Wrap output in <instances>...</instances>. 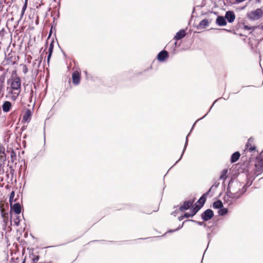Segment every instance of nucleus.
Masks as SVG:
<instances>
[{
	"label": "nucleus",
	"instance_id": "nucleus-1",
	"mask_svg": "<svg viewBox=\"0 0 263 263\" xmlns=\"http://www.w3.org/2000/svg\"><path fill=\"white\" fill-rule=\"evenodd\" d=\"M227 190L231 193H233L235 195H239L240 197L241 196L246 192V189L245 188V186L243 185L242 183L237 181H235L229 182Z\"/></svg>",
	"mask_w": 263,
	"mask_h": 263
},
{
	"label": "nucleus",
	"instance_id": "nucleus-2",
	"mask_svg": "<svg viewBox=\"0 0 263 263\" xmlns=\"http://www.w3.org/2000/svg\"><path fill=\"white\" fill-rule=\"evenodd\" d=\"M239 198L240 196L239 195H235L227 190V193L224 196L223 200L225 203L230 205L233 204Z\"/></svg>",
	"mask_w": 263,
	"mask_h": 263
},
{
	"label": "nucleus",
	"instance_id": "nucleus-3",
	"mask_svg": "<svg viewBox=\"0 0 263 263\" xmlns=\"http://www.w3.org/2000/svg\"><path fill=\"white\" fill-rule=\"evenodd\" d=\"M10 82V86L12 90H18V92L21 91V80L18 77L12 78L9 80Z\"/></svg>",
	"mask_w": 263,
	"mask_h": 263
},
{
	"label": "nucleus",
	"instance_id": "nucleus-4",
	"mask_svg": "<svg viewBox=\"0 0 263 263\" xmlns=\"http://www.w3.org/2000/svg\"><path fill=\"white\" fill-rule=\"evenodd\" d=\"M263 15V10L261 9H257L247 14L248 17L253 21L257 20Z\"/></svg>",
	"mask_w": 263,
	"mask_h": 263
},
{
	"label": "nucleus",
	"instance_id": "nucleus-5",
	"mask_svg": "<svg viewBox=\"0 0 263 263\" xmlns=\"http://www.w3.org/2000/svg\"><path fill=\"white\" fill-rule=\"evenodd\" d=\"M212 22V19H203L200 22L199 24L197 26L196 28L198 30L205 29L209 26Z\"/></svg>",
	"mask_w": 263,
	"mask_h": 263
},
{
	"label": "nucleus",
	"instance_id": "nucleus-6",
	"mask_svg": "<svg viewBox=\"0 0 263 263\" xmlns=\"http://www.w3.org/2000/svg\"><path fill=\"white\" fill-rule=\"evenodd\" d=\"M214 216V213L211 209L205 210L202 214L201 218L204 221L210 220Z\"/></svg>",
	"mask_w": 263,
	"mask_h": 263
},
{
	"label": "nucleus",
	"instance_id": "nucleus-7",
	"mask_svg": "<svg viewBox=\"0 0 263 263\" xmlns=\"http://www.w3.org/2000/svg\"><path fill=\"white\" fill-rule=\"evenodd\" d=\"M224 17L229 23H231L234 21L235 19V15L233 11H228L226 13Z\"/></svg>",
	"mask_w": 263,
	"mask_h": 263
},
{
	"label": "nucleus",
	"instance_id": "nucleus-8",
	"mask_svg": "<svg viewBox=\"0 0 263 263\" xmlns=\"http://www.w3.org/2000/svg\"><path fill=\"white\" fill-rule=\"evenodd\" d=\"M168 57V52L165 50H162L158 54L157 59L160 62H163Z\"/></svg>",
	"mask_w": 263,
	"mask_h": 263
},
{
	"label": "nucleus",
	"instance_id": "nucleus-9",
	"mask_svg": "<svg viewBox=\"0 0 263 263\" xmlns=\"http://www.w3.org/2000/svg\"><path fill=\"white\" fill-rule=\"evenodd\" d=\"M194 200H190L184 201L182 205H181L179 208V210L180 211H183L184 210L189 209L190 206H191L194 202Z\"/></svg>",
	"mask_w": 263,
	"mask_h": 263
},
{
	"label": "nucleus",
	"instance_id": "nucleus-10",
	"mask_svg": "<svg viewBox=\"0 0 263 263\" xmlns=\"http://www.w3.org/2000/svg\"><path fill=\"white\" fill-rule=\"evenodd\" d=\"M72 82L75 85H78L80 83V74L78 71H74L72 74Z\"/></svg>",
	"mask_w": 263,
	"mask_h": 263
},
{
	"label": "nucleus",
	"instance_id": "nucleus-11",
	"mask_svg": "<svg viewBox=\"0 0 263 263\" xmlns=\"http://www.w3.org/2000/svg\"><path fill=\"white\" fill-rule=\"evenodd\" d=\"M216 23L219 26H224L227 25V22L225 17L222 16H217L216 20Z\"/></svg>",
	"mask_w": 263,
	"mask_h": 263
},
{
	"label": "nucleus",
	"instance_id": "nucleus-12",
	"mask_svg": "<svg viewBox=\"0 0 263 263\" xmlns=\"http://www.w3.org/2000/svg\"><path fill=\"white\" fill-rule=\"evenodd\" d=\"M31 112L29 109H27L23 117V121L29 122L31 119Z\"/></svg>",
	"mask_w": 263,
	"mask_h": 263
},
{
	"label": "nucleus",
	"instance_id": "nucleus-13",
	"mask_svg": "<svg viewBox=\"0 0 263 263\" xmlns=\"http://www.w3.org/2000/svg\"><path fill=\"white\" fill-rule=\"evenodd\" d=\"M185 35V32L184 30H180L179 32H178L175 36H174V39L176 40H179L184 37Z\"/></svg>",
	"mask_w": 263,
	"mask_h": 263
},
{
	"label": "nucleus",
	"instance_id": "nucleus-14",
	"mask_svg": "<svg viewBox=\"0 0 263 263\" xmlns=\"http://www.w3.org/2000/svg\"><path fill=\"white\" fill-rule=\"evenodd\" d=\"M12 209L16 214H19L21 212V206L19 203H16L13 204Z\"/></svg>",
	"mask_w": 263,
	"mask_h": 263
},
{
	"label": "nucleus",
	"instance_id": "nucleus-15",
	"mask_svg": "<svg viewBox=\"0 0 263 263\" xmlns=\"http://www.w3.org/2000/svg\"><path fill=\"white\" fill-rule=\"evenodd\" d=\"M11 104L9 101H6L4 102V103L3 105L2 108L4 112H8L11 108Z\"/></svg>",
	"mask_w": 263,
	"mask_h": 263
},
{
	"label": "nucleus",
	"instance_id": "nucleus-16",
	"mask_svg": "<svg viewBox=\"0 0 263 263\" xmlns=\"http://www.w3.org/2000/svg\"><path fill=\"white\" fill-rule=\"evenodd\" d=\"M239 157H240V154L239 152H237L233 153L231 156V162L233 163L236 162L238 160Z\"/></svg>",
	"mask_w": 263,
	"mask_h": 263
},
{
	"label": "nucleus",
	"instance_id": "nucleus-17",
	"mask_svg": "<svg viewBox=\"0 0 263 263\" xmlns=\"http://www.w3.org/2000/svg\"><path fill=\"white\" fill-rule=\"evenodd\" d=\"M228 172V170L227 169H224L222 170L219 177V180H222L224 181L227 178Z\"/></svg>",
	"mask_w": 263,
	"mask_h": 263
},
{
	"label": "nucleus",
	"instance_id": "nucleus-18",
	"mask_svg": "<svg viewBox=\"0 0 263 263\" xmlns=\"http://www.w3.org/2000/svg\"><path fill=\"white\" fill-rule=\"evenodd\" d=\"M223 206V203L220 200H218L213 203V208L215 209H221Z\"/></svg>",
	"mask_w": 263,
	"mask_h": 263
},
{
	"label": "nucleus",
	"instance_id": "nucleus-19",
	"mask_svg": "<svg viewBox=\"0 0 263 263\" xmlns=\"http://www.w3.org/2000/svg\"><path fill=\"white\" fill-rule=\"evenodd\" d=\"M209 194V192L205 193L204 195H203L198 200V202L201 204L200 208L204 204L205 201V198L204 197L205 196H206Z\"/></svg>",
	"mask_w": 263,
	"mask_h": 263
},
{
	"label": "nucleus",
	"instance_id": "nucleus-20",
	"mask_svg": "<svg viewBox=\"0 0 263 263\" xmlns=\"http://www.w3.org/2000/svg\"><path fill=\"white\" fill-rule=\"evenodd\" d=\"M27 7V0H25L24 5L22 8V12L21 14V18H22L24 14V13L26 10Z\"/></svg>",
	"mask_w": 263,
	"mask_h": 263
},
{
	"label": "nucleus",
	"instance_id": "nucleus-21",
	"mask_svg": "<svg viewBox=\"0 0 263 263\" xmlns=\"http://www.w3.org/2000/svg\"><path fill=\"white\" fill-rule=\"evenodd\" d=\"M11 162H14L16 159V155L13 150H12L10 153Z\"/></svg>",
	"mask_w": 263,
	"mask_h": 263
},
{
	"label": "nucleus",
	"instance_id": "nucleus-22",
	"mask_svg": "<svg viewBox=\"0 0 263 263\" xmlns=\"http://www.w3.org/2000/svg\"><path fill=\"white\" fill-rule=\"evenodd\" d=\"M228 210L227 208H221L218 211V214L219 215L223 216L228 213Z\"/></svg>",
	"mask_w": 263,
	"mask_h": 263
},
{
	"label": "nucleus",
	"instance_id": "nucleus-23",
	"mask_svg": "<svg viewBox=\"0 0 263 263\" xmlns=\"http://www.w3.org/2000/svg\"><path fill=\"white\" fill-rule=\"evenodd\" d=\"M53 47H54V40H52L49 44V47L48 48V52H50V53H52L53 50Z\"/></svg>",
	"mask_w": 263,
	"mask_h": 263
},
{
	"label": "nucleus",
	"instance_id": "nucleus-24",
	"mask_svg": "<svg viewBox=\"0 0 263 263\" xmlns=\"http://www.w3.org/2000/svg\"><path fill=\"white\" fill-rule=\"evenodd\" d=\"M200 209V206H199L197 205H195V206L191 211V213L192 215H195L196 213Z\"/></svg>",
	"mask_w": 263,
	"mask_h": 263
},
{
	"label": "nucleus",
	"instance_id": "nucleus-25",
	"mask_svg": "<svg viewBox=\"0 0 263 263\" xmlns=\"http://www.w3.org/2000/svg\"><path fill=\"white\" fill-rule=\"evenodd\" d=\"M187 143H188V139H187V136H186V141H185V145H184V148H183V152H182V153L180 157V158L179 159V160L176 162V163H177L182 158L184 153V151H185V149H186V147L187 145Z\"/></svg>",
	"mask_w": 263,
	"mask_h": 263
},
{
	"label": "nucleus",
	"instance_id": "nucleus-26",
	"mask_svg": "<svg viewBox=\"0 0 263 263\" xmlns=\"http://www.w3.org/2000/svg\"><path fill=\"white\" fill-rule=\"evenodd\" d=\"M254 139L252 138H250L249 139L246 145V149H248L251 146V143L253 142Z\"/></svg>",
	"mask_w": 263,
	"mask_h": 263
},
{
	"label": "nucleus",
	"instance_id": "nucleus-27",
	"mask_svg": "<svg viewBox=\"0 0 263 263\" xmlns=\"http://www.w3.org/2000/svg\"><path fill=\"white\" fill-rule=\"evenodd\" d=\"M257 27H256V26L250 27V26L245 25V26H244L243 28H244V29L248 30H254Z\"/></svg>",
	"mask_w": 263,
	"mask_h": 263
},
{
	"label": "nucleus",
	"instance_id": "nucleus-28",
	"mask_svg": "<svg viewBox=\"0 0 263 263\" xmlns=\"http://www.w3.org/2000/svg\"><path fill=\"white\" fill-rule=\"evenodd\" d=\"M187 221H190L195 222V223H197L198 224H199L200 226H206V224L203 222L196 221H195L194 220H191V219L188 220Z\"/></svg>",
	"mask_w": 263,
	"mask_h": 263
},
{
	"label": "nucleus",
	"instance_id": "nucleus-29",
	"mask_svg": "<svg viewBox=\"0 0 263 263\" xmlns=\"http://www.w3.org/2000/svg\"><path fill=\"white\" fill-rule=\"evenodd\" d=\"M219 185V183L218 182H215L213 186L211 187V189L209 190V193L210 192L211 190L212 187H215V188L217 187Z\"/></svg>",
	"mask_w": 263,
	"mask_h": 263
},
{
	"label": "nucleus",
	"instance_id": "nucleus-30",
	"mask_svg": "<svg viewBox=\"0 0 263 263\" xmlns=\"http://www.w3.org/2000/svg\"><path fill=\"white\" fill-rule=\"evenodd\" d=\"M193 216L192 215V213H185L184 215H183V217H184V218H189L190 217H193Z\"/></svg>",
	"mask_w": 263,
	"mask_h": 263
},
{
	"label": "nucleus",
	"instance_id": "nucleus-31",
	"mask_svg": "<svg viewBox=\"0 0 263 263\" xmlns=\"http://www.w3.org/2000/svg\"><path fill=\"white\" fill-rule=\"evenodd\" d=\"M261 166V170H263V161H261L260 162H259L257 164H256V167H257L258 166Z\"/></svg>",
	"mask_w": 263,
	"mask_h": 263
},
{
	"label": "nucleus",
	"instance_id": "nucleus-32",
	"mask_svg": "<svg viewBox=\"0 0 263 263\" xmlns=\"http://www.w3.org/2000/svg\"><path fill=\"white\" fill-rule=\"evenodd\" d=\"M250 152H253V151H254L255 149V147L253 146H251L248 149H247Z\"/></svg>",
	"mask_w": 263,
	"mask_h": 263
},
{
	"label": "nucleus",
	"instance_id": "nucleus-33",
	"mask_svg": "<svg viewBox=\"0 0 263 263\" xmlns=\"http://www.w3.org/2000/svg\"><path fill=\"white\" fill-rule=\"evenodd\" d=\"M51 55H52V53H50V52H48V55L47 57V59L48 64H49V61H50V59L51 57Z\"/></svg>",
	"mask_w": 263,
	"mask_h": 263
},
{
	"label": "nucleus",
	"instance_id": "nucleus-34",
	"mask_svg": "<svg viewBox=\"0 0 263 263\" xmlns=\"http://www.w3.org/2000/svg\"><path fill=\"white\" fill-rule=\"evenodd\" d=\"M186 221H184L183 222L181 226H179V227L177 229L174 230H171V231H170V232H175V231H177V230H178L180 229V228H181L183 227V223H184V222H185Z\"/></svg>",
	"mask_w": 263,
	"mask_h": 263
},
{
	"label": "nucleus",
	"instance_id": "nucleus-35",
	"mask_svg": "<svg viewBox=\"0 0 263 263\" xmlns=\"http://www.w3.org/2000/svg\"><path fill=\"white\" fill-rule=\"evenodd\" d=\"M14 222L18 226L20 223V220L18 219V217H17L15 219H14Z\"/></svg>",
	"mask_w": 263,
	"mask_h": 263
},
{
	"label": "nucleus",
	"instance_id": "nucleus-36",
	"mask_svg": "<svg viewBox=\"0 0 263 263\" xmlns=\"http://www.w3.org/2000/svg\"><path fill=\"white\" fill-rule=\"evenodd\" d=\"M14 192H12L11 193L10 195V201H11V200L12 199H13L14 198Z\"/></svg>",
	"mask_w": 263,
	"mask_h": 263
},
{
	"label": "nucleus",
	"instance_id": "nucleus-37",
	"mask_svg": "<svg viewBox=\"0 0 263 263\" xmlns=\"http://www.w3.org/2000/svg\"><path fill=\"white\" fill-rule=\"evenodd\" d=\"M3 82H4V79H0V90L2 88Z\"/></svg>",
	"mask_w": 263,
	"mask_h": 263
},
{
	"label": "nucleus",
	"instance_id": "nucleus-38",
	"mask_svg": "<svg viewBox=\"0 0 263 263\" xmlns=\"http://www.w3.org/2000/svg\"><path fill=\"white\" fill-rule=\"evenodd\" d=\"M39 259V256H36L33 259V261L34 262H35V261H38V260Z\"/></svg>",
	"mask_w": 263,
	"mask_h": 263
},
{
	"label": "nucleus",
	"instance_id": "nucleus-39",
	"mask_svg": "<svg viewBox=\"0 0 263 263\" xmlns=\"http://www.w3.org/2000/svg\"><path fill=\"white\" fill-rule=\"evenodd\" d=\"M5 0H0V9L2 8L3 7V2L5 1Z\"/></svg>",
	"mask_w": 263,
	"mask_h": 263
},
{
	"label": "nucleus",
	"instance_id": "nucleus-40",
	"mask_svg": "<svg viewBox=\"0 0 263 263\" xmlns=\"http://www.w3.org/2000/svg\"><path fill=\"white\" fill-rule=\"evenodd\" d=\"M4 151H5V149L4 148L1 147L0 148V153L4 154Z\"/></svg>",
	"mask_w": 263,
	"mask_h": 263
},
{
	"label": "nucleus",
	"instance_id": "nucleus-41",
	"mask_svg": "<svg viewBox=\"0 0 263 263\" xmlns=\"http://www.w3.org/2000/svg\"><path fill=\"white\" fill-rule=\"evenodd\" d=\"M184 218V217H183V215L181 216H179V217H178V220H179V221H181V220H182Z\"/></svg>",
	"mask_w": 263,
	"mask_h": 263
},
{
	"label": "nucleus",
	"instance_id": "nucleus-42",
	"mask_svg": "<svg viewBox=\"0 0 263 263\" xmlns=\"http://www.w3.org/2000/svg\"><path fill=\"white\" fill-rule=\"evenodd\" d=\"M23 72H24L25 73H26L27 72V68H26V67H25V69H24V70H23Z\"/></svg>",
	"mask_w": 263,
	"mask_h": 263
},
{
	"label": "nucleus",
	"instance_id": "nucleus-43",
	"mask_svg": "<svg viewBox=\"0 0 263 263\" xmlns=\"http://www.w3.org/2000/svg\"><path fill=\"white\" fill-rule=\"evenodd\" d=\"M50 35H51V32L50 33V34H49V36H48V39H47V41H48V40H49V38H50Z\"/></svg>",
	"mask_w": 263,
	"mask_h": 263
},
{
	"label": "nucleus",
	"instance_id": "nucleus-44",
	"mask_svg": "<svg viewBox=\"0 0 263 263\" xmlns=\"http://www.w3.org/2000/svg\"><path fill=\"white\" fill-rule=\"evenodd\" d=\"M260 28L263 30V25H262L261 27H260Z\"/></svg>",
	"mask_w": 263,
	"mask_h": 263
},
{
	"label": "nucleus",
	"instance_id": "nucleus-45",
	"mask_svg": "<svg viewBox=\"0 0 263 263\" xmlns=\"http://www.w3.org/2000/svg\"><path fill=\"white\" fill-rule=\"evenodd\" d=\"M212 106L213 105L210 107L209 111L211 110V109H212Z\"/></svg>",
	"mask_w": 263,
	"mask_h": 263
},
{
	"label": "nucleus",
	"instance_id": "nucleus-46",
	"mask_svg": "<svg viewBox=\"0 0 263 263\" xmlns=\"http://www.w3.org/2000/svg\"><path fill=\"white\" fill-rule=\"evenodd\" d=\"M207 114H205V116L204 117H203L201 119H202L203 118H204L205 116H206Z\"/></svg>",
	"mask_w": 263,
	"mask_h": 263
},
{
	"label": "nucleus",
	"instance_id": "nucleus-47",
	"mask_svg": "<svg viewBox=\"0 0 263 263\" xmlns=\"http://www.w3.org/2000/svg\"><path fill=\"white\" fill-rule=\"evenodd\" d=\"M195 126V124L193 125L192 128H194V126Z\"/></svg>",
	"mask_w": 263,
	"mask_h": 263
},
{
	"label": "nucleus",
	"instance_id": "nucleus-48",
	"mask_svg": "<svg viewBox=\"0 0 263 263\" xmlns=\"http://www.w3.org/2000/svg\"><path fill=\"white\" fill-rule=\"evenodd\" d=\"M195 126V124L193 125L192 128H194V126Z\"/></svg>",
	"mask_w": 263,
	"mask_h": 263
},
{
	"label": "nucleus",
	"instance_id": "nucleus-49",
	"mask_svg": "<svg viewBox=\"0 0 263 263\" xmlns=\"http://www.w3.org/2000/svg\"><path fill=\"white\" fill-rule=\"evenodd\" d=\"M195 126V124L193 125L192 128H194V126Z\"/></svg>",
	"mask_w": 263,
	"mask_h": 263
},
{
	"label": "nucleus",
	"instance_id": "nucleus-50",
	"mask_svg": "<svg viewBox=\"0 0 263 263\" xmlns=\"http://www.w3.org/2000/svg\"><path fill=\"white\" fill-rule=\"evenodd\" d=\"M85 73L86 74H87V71H85Z\"/></svg>",
	"mask_w": 263,
	"mask_h": 263
},
{
	"label": "nucleus",
	"instance_id": "nucleus-51",
	"mask_svg": "<svg viewBox=\"0 0 263 263\" xmlns=\"http://www.w3.org/2000/svg\"><path fill=\"white\" fill-rule=\"evenodd\" d=\"M22 263H25V260H24Z\"/></svg>",
	"mask_w": 263,
	"mask_h": 263
},
{
	"label": "nucleus",
	"instance_id": "nucleus-52",
	"mask_svg": "<svg viewBox=\"0 0 263 263\" xmlns=\"http://www.w3.org/2000/svg\"><path fill=\"white\" fill-rule=\"evenodd\" d=\"M215 102H214L213 105L214 104H215Z\"/></svg>",
	"mask_w": 263,
	"mask_h": 263
},
{
	"label": "nucleus",
	"instance_id": "nucleus-53",
	"mask_svg": "<svg viewBox=\"0 0 263 263\" xmlns=\"http://www.w3.org/2000/svg\"><path fill=\"white\" fill-rule=\"evenodd\" d=\"M215 102H214L213 105L214 104H215Z\"/></svg>",
	"mask_w": 263,
	"mask_h": 263
}]
</instances>
